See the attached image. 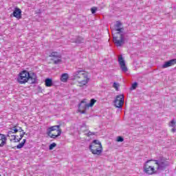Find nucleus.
<instances>
[{"label": "nucleus", "instance_id": "f257e3e1", "mask_svg": "<svg viewBox=\"0 0 176 176\" xmlns=\"http://www.w3.org/2000/svg\"><path fill=\"white\" fill-rule=\"evenodd\" d=\"M16 80L19 85H25V83L35 85L38 83V77L34 72L30 73L27 70H23L19 74Z\"/></svg>", "mask_w": 176, "mask_h": 176}, {"label": "nucleus", "instance_id": "f03ea898", "mask_svg": "<svg viewBox=\"0 0 176 176\" xmlns=\"http://www.w3.org/2000/svg\"><path fill=\"white\" fill-rule=\"evenodd\" d=\"M153 162H155V164H157V171H164L170 166L168 162L163 157H160L159 160H153Z\"/></svg>", "mask_w": 176, "mask_h": 176}, {"label": "nucleus", "instance_id": "7ed1b4c3", "mask_svg": "<svg viewBox=\"0 0 176 176\" xmlns=\"http://www.w3.org/2000/svg\"><path fill=\"white\" fill-rule=\"evenodd\" d=\"M150 162H153V159L148 160L144 163L143 166L144 172L148 175L157 174V170H155V166L148 165V163H150Z\"/></svg>", "mask_w": 176, "mask_h": 176}, {"label": "nucleus", "instance_id": "20e7f679", "mask_svg": "<svg viewBox=\"0 0 176 176\" xmlns=\"http://www.w3.org/2000/svg\"><path fill=\"white\" fill-rule=\"evenodd\" d=\"M113 102L116 108H119L122 109V108H123V104H124V95H118L116 97V99L114 100Z\"/></svg>", "mask_w": 176, "mask_h": 176}, {"label": "nucleus", "instance_id": "39448f33", "mask_svg": "<svg viewBox=\"0 0 176 176\" xmlns=\"http://www.w3.org/2000/svg\"><path fill=\"white\" fill-rule=\"evenodd\" d=\"M113 41L115 45H123L124 43V38L120 32H117L113 35Z\"/></svg>", "mask_w": 176, "mask_h": 176}, {"label": "nucleus", "instance_id": "423d86ee", "mask_svg": "<svg viewBox=\"0 0 176 176\" xmlns=\"http://www.w3.org/2000/svg\"><path fill=\"white\" fill-rule=\"evenodd\" d=\"M25 135V132H21L20 133H16V135H12L8 136L10 142H20L23 140V137Z\"/></svg>", "mask_w": 176, "mask_h": 176}, {"label": "nucleus", "instance_id": "0eeeda50", "mask_svg": "<svg viewBox=\"0 0 176 176\" xmlns=\"http://www.w3.org/2000/svg\"><path fill=\"white\" fill-rule=\"evenodd\" d=\"M21 133H24V131L21 127L19 126H14L12 128L10 129V131L8 132L7 137H10V135H14V134H17Z\"/></svg>", "mask_w": 176, "mask_h": 176}, {"label": "nucleus", "instance_id": "6e6552de", "mask_svg": "<svg viewBox=\"0 0 176 176\" xmlns=\"http://www.w3.org/2000/svg\"><path fill=\"white\" fill-rule=\"evenodd\" d=\"M118 63L122 72H127L129 71L127 66H126V60H124V58H123V56L120 55L118 57Z\"/></svg>", "mask_w": 176, "mask_h": 176}, {"label": "nucleus", "instance_id": "1a4fd4ad", "mask_svg": "<svg viewBox=\"0 0 176 176\" xmlns=\"http://www.w3.org/2000/svg\"><path fill=\"white\" fill-rule=\"evenodd\" d=\"M49 57H53V60H54V64H58L59 63H61V54L56 52H52L50 54V55L49 56ZM56 58H58L56 60Z\"/></svg>", "mask_w": 176, "mask_h": 176}, {"label": "nucleus", "instance_id": "9d476101", "mask_svg": "<svg viewBox=\"0 0 176 176\" xmlns=\"http://www.w3.org/2000/svg\"><path fill=\"white\" fill-rule=\"evenodd\" d=\"M83 69H80L77 72H75L73 74L72 78L73 79H79L80 76H83L84 78H87V75L83 73Z\"/></svg>", "mask_w": 176, "mask_h": 176}, {"label": "nucleus", "instance_id": "9b49d317", "mask_svg": "<svg viewBox=\"0 0 176 176\" xmlns=\"http://www.w3.org/2000/svg\"><path fill=\"white\" fill-rule=\"evenodd\" d=\"M176 64V58L170 59L168 61L164 63L162 65V68H168L169 67H173V65H175Z\"/></svg>", "mask_w": 176, "mask_h": 176}, {"label": "nucleus", "instance_id": "f8f14e48", "mask_svg": "<svg viewBox=\"0 0 176 176\" xmlns=\"http://www.w3.org/2000/svg\"><path fill=\"white\" fill-rule=\"evenodd\" d=\"M21 9L19 8L16 7L12 12V16L15 17V19H17V20H20L21 19Z\"/></svg>", "mask_w": 176, "mask_h": 176}, {"label": "nucleus", "instance_id": "ddd939ff", "mask_svg": "<svg viewBox=\"0 0 176 176\" xmlns=\"http://www.w3.org/2000/svg\"><path fill=\"white\" fill-rule=\"evenodd\" d=\"M7 141L6 135L0 133V148H3L6 145Z\"/></svg>", "mask_w": 176, "mask_h": 176}, {"label": "nucleus", "instance_id": "4468645a", "mask_svg": "<svg viewBox=\"0 0 176 176\" xmlns=\"http://www.w3.org/2000/svg\"><path fill=\"white\" fill-rule=\"evenodd\" d=\"M60 127H61V125H55V126H52L49 127L48 129H47V135H50L52 131H57V130H61V129H60Z\"/></svg>", "mask_w": 176, "mask_h": 176}, {"label": "nucleus", "instance_id": "2eb2a0df", "mask_svg": "<svg viewBox=\"0 0 176 176\" xmlns=\"http://www.w3.org/2000/svg\"><path fill=\"white\" fill-rule=\"evenodd\" d=\"M90 151L93 155H97L98 156H100V155L102 153V147H98L97 148H94Z\"/></svg>", "mask_w": 176, "mask_h": 176}, {"label": "nucleus", "instance_id": "dca6fc26", "mask_svg": "<svg viewBox=\"0 0 176 176\" xmlns=\"http://www.w3.org/2000/svg\"><path fill=\"white\" fill-rule=\"evenodd\" d=\"M45 85L46 87H52V86H54V83H53V78H45Z\"/></svg>", "mask_w": 176, "mask_h": 176}, {"label": "nucleus", "instance_id": "f3484780", "mask_svg": "<svg viewBox=\"0 0 176 176\" xmlns=\"http://www.w3.org/2000/svg\"><path fill=\"white\" fill-rule=\"evenodd\" d=\"M87 109H89V107H87V103H86L85 100H81V102L78 104V110Z\"/></svg>", "mask_w": 176, "mask_h": 176}, {"label": "nucleus", "instance_id": "a211bd4d", "mask_svg": "<svg viewBox=\"0 0 176 176\" xmlns=\"http://www.w3.org/2000/svg\"><path fill=\"white\" fill-rule=\"evenodd\" d=\"M57 133H58L57 135L51 133L47 135H48V137H50V138H53L54 140H56V138H57L58 137H60V135H61V133H63V131L61 129H58Z\"/></svg>", "mask_w": 176, "mask_h": 176}, {"label": "nucleus", "instance_id": "6ab92c4d", "mask_svg": "<svg viewBox=\"0 0 176 176\" xmlns=\"http://www.w3.org/2000/svg\"><path fill=\"white\" fill-rule=\"evenodd\" d=\"M115 30L117 32H122V30H123V28H122V23L120 21L116 22Z\"/></svg>", "mask_w": 176, "mask_h": 176}, {"label": "nucleus", "instance_id": "aec40b11", "mask_svg": "<svg viewBox=\"0 0 176 176\" xmlns=\"http://www.w3.org/2000/svg\"><path fill=\"white\" fill-rule=\"evenodd\" d=\"M60 80H61V82H67L68 74H67V73L63 74L60 76Z\"/></svg>", "mask_w": 176, "mask_h": 176}, {"label": "nucleus", "instance_id": "412c9836", "mask_svg": "<svg viewBox=\"0 0 176 176\" xmlns=\"http://www.w3.org/2000/svg\"><path fill=\"white\" fill-rule=\"evenodd\" d=\"M96 102H97V100L96 99L94 98L91 99L89 103H87L88 108L94 107Z\"/></svg>", "mask_w": 176, "mask_h": 176}, {"label": "nucleus", "instance_id": "4be33fe9", "mask_svg": "<svg viewBox=\"0 0 176 176\" xmlns=\"http://www.w3.org/2000/svg\"><path fill=\"white\" fill-rule=\"evenodd\" d=\"M27 140L25 139H23L22 140V142L21 143H19L17 146H16V148L17 149H21V148H23V146H24V144H25Z\"/></svg>", "mask_w": 176, "mask_h": 176}, {"label": "nucleus", "instance_id": "5701e85b", "mask_svg": "<svg viewBox=\"0 0 176 176\" xmlns=\"http://www.w3.org/2000/svg\"><path fill=\"white\" fill-rule=\"evenodd\" d=\"M91 144L93 145H98L99 148H102V144L100 142L99 140H94Z\"/></svg>", "mask_w": 176, "mask_h": 176}, {"label": "nucleus", "instance_id": "b1692460", "mask_svg": "<svg viewBox=\"0 0 176 176\" xmlns=\"http://www.w3.org/2000/svg\"><path fill=\"white\" fill-rule=\"evenodd\" d=\"M89 78L87 77L86 80H83L81 82H79L80 86H85L89 83Z\"/></svg>", "mask_w": 176, "mask_h": 176}, {"label": "nucleus", "instance_id": "393cba45", "mask_svg": "<svg viewBox=\"0 0 176 176\" xmlns=\"http://www.w3.org/2000/svg\"><path fill=\"white\" fill-rule=\"evenodd\" d=\"M138 86V82H135L131 85V87L130 88V90H135Z\"/></svg>", "mask_w": 176, "mask_h": 176}, {"label": "nucleus", "instance_id": "a878e982", "mask_svg": "<svg viewBox=\"0 0 176 176\" xmlns=\"http://www.w3.org/2000/svg\"><path fill=\"white\" fill-rule=\"evenodd\" d=\"M56 146H57V144L56 143H52L51 144H50L49 146V149L50 151H53V149H54V148H56Z\"/></svg>", "mask_w": 176, "mask_h": 176}, {"label": "nucleus", "instance_id": "bb28decb", "mask_svg": "<svg viewBox=\"0 0 176 176\" xmlns=\"http://www.w3.org/2000/svg\"><path fill=\"white\" fill-rule=\"evenodd\" d=\"M97 148H98V145H96V144H91L89 146V151H91V149H96Z\"/></svg>", "mask_w": 176, "mask_h": 176}, {"label": "nucleus", "instance_id": "cd10ccee", "mask_svg": "<svg viewBox=\"0 0 176 176\" xmlns=\"http://www.w3.org/2000/svg\"><path fill=\"white\" fill-rule=\"evenodd\" d=\"M169 126H170V127L175 128V126H176L175 120H172L170 122V123H169Z\"/></svg>", "mask_w": 176, "mask_h": 176}, {"label": "nucleus", "instance_id": "c85d7f7f", "mask_svg": "<svg viewBox=\"0 0 176 176\" xmlns=\"http://www.w3.org/2000/svg\"><path fill=\"white\" fill-rule=\"evenodd\" d=\"M124 141V138L122 136H118L117 138V142H123Z\"/></svg>", "mask_w": 176, "mask_h": 176}, {"label": "nucleus", "instance_id": "c756f323", "mask_svg": "<svg viewBox=\"0 0 176 176\" xmlns=\"http://www.w3.org/2000/svg\"><path fill=\"white\" fill-rule=\"evenodd\" d=\"M113 87H114V89H116V90L118 91L119 90V84L113 82Z\"/></svg>", "mask_w": 176, "mask_h": 176}, {"label": "nucleus", "instance_id": "7c9ffc66", "mask_svg": "<svg viewBox=\"0 0 176 176\" xmlns=\"http://www.w3.org/2000/svg\"><path fill=\"white\" fill-rule=\"evenodd\" d=\"M91 12L93 14H94V13H96V12H97V8L96 7H93L91 8Z\"/></svg>", "mask_w": 176, "mask_h": 176}, {"label": "nucleus", "instance_id": "2f4dec72", "mask_svg": "<svg viewBox=\"0 0 176 176\" xmlns=\"http://www.w3.org/2000/svg\"><path fill=\"white\" fill-rule=\"evenodd\" d=\"M90 135H96V133H94V132H91V131H89L88 132V134H87V137H90Z\"/></svg>", "mask_w": 176, "mask_h": 176}, {"label": "nucleus", "instance_id": "473e14b6", "mask_svg": "<svg viewBox=\"0 0 176 176\" xmlns=\"http://www.w3.org/2000/svg\"><path fill=\"white\" fill-rule=\"evenodd\" d=\"M78 111L80 112V113H82V114L86 113V109H80V110H78Z\"/></svg>", "mask_w": 176, "mask_h": 176}, {"label": "nucleus", "instance_id": "72a5a7b5", "mask_svg": "<svg viewBox=\"0 0 176 176\" xmlns=\"http://www.w3.org/2000/svg\"><path fill=\"white\" fill-rule=\"evenodd\" d=\"M171 131H172V133H175L176 129H175V128H173V129H171Z\"/></svg>", "mask_w": 176, "mask_h": 176}, {"label": "nucleus", "instance_id": "f704fd0d", "mask_svg": "<svg viewBox=\"0 0 176 176\" xmlns=\"http://www.w3.org/2000/svg\"><path fill=\"white\" fill-rule=\"evenodd\" d=\"M81 127H86V123H83L81 126Z\"/></svg>", "mask_w": 176, "mask_h": 176}, {"label": "nucleus", "instance_id": "c9c22d12", "mask_svg": "<svg viewBox=\"0 0 176 176\" xmlns=\"http://www.w3.org/2000/svg\"><path fill=\"white\" fill-rule=\"evenodd\" d=\"M98 47V45H96V47H95V49H97Z\"/></svg>", "mask_w": 176, "mask_h": 176}, {"label": "nucleus", "instance_id": "e433bc0d", "mask_svg": "<svg viewBox=\"0 0 176 176\" xmlns=\"http://www.w3.org/2000/svg\"><path fill=\"white\" fill-rule=\"evenodd\" d=\"M117 46H120V47H122V45H117Z\"/></svg>", "mask_w": 176, "mask_h": 176}, {"label": "nucleus", "instance_id": "4c0bfd02", "mask_svg": "<svg viewBox=\"0 0 176 176\" xmlns=\"http://www.w3.org/2000/svg\"><path fill=\"white\" fill-rule=\"evenodd\" d=\"M94 47V45H91V47Z\"/></svg>", "mask_w": 176, "mask_h": 176}, {"label": "nucleus", "instance_id": "58836bf2", "mask_svg": "<svg viewBox=\"0 0 176 176\" xmlns=\"http://www.w3.org/2000/svg\"><path fill=\"white\" fill-rule=\"evenodd\" d=\"M0 176H1V175H0Z\"/></svg>", "mask_w": 176, "mask_h": 176}]
</instances>
